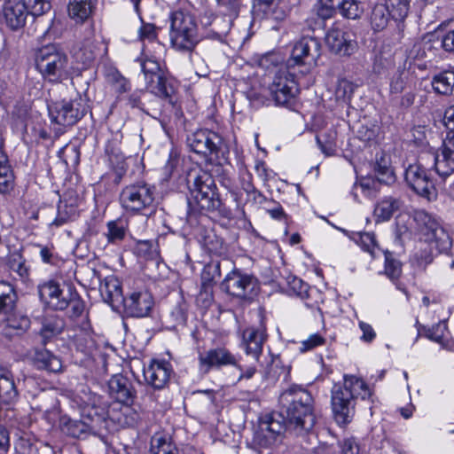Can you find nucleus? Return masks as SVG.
I'll return each mask as SVG.
<instances>
[{"mask_svg":"<svg viewBox=\"0 0 454 454\" xmlns=\"http://www.w3.org/2000/svg\"><path fill=\"white\" fill-rule=\"evenodd\" d=\"M314 400L306 389L292 386L279 395L281 414L286 428L298 435L309 432L316 422Z\"/></svg>","mask_w":454,"mask_h":454,"instance_id":"f257e3e1","label":"nucleus"},{"mask_svg":"<svg viewBox=\"0 0 454 454\" xmlns=\"http://www.w3.org/2000/svg\"><path fill=\"white\" fill-rule=\"evenodd\" d=\"M370 396L371 390L363 380L345 375L343 383L335 384L332 389L331 404L336 422L349 423L355 414L356 399L364 400Z\"/></svg>","mask_w":454,"mask_h":454,"instance_id":"f03ea898","label":"nucleus"},{"mask_svg":"<svg viewBox=\"0 0 454 454\" xmlns=\"http://www.w3.org/2000/svg\"><path fill=\"white\" fill-rule=\"evenodd\" d=\"M35 67L43 80L59 83L71 76L67 55L55 44L38 48L34 56Z\"/></svg>","mask_w":454,"mask_h":454,"instance_id":"7ed1b4c3","label":"nucleus"},{"mask_svg":"<svg viewBox=\"0 0 454 454\" xmlns=\"http://www.w3.org/2000/svg\"><path fill=\"white\" fill-rule=\"evenodd\" d=\"M51 7L45 0H4L2 5L0 20L7 29L19 32L24 28L29 14L40 16Z\"/></svg>","mask_w":454,"mask_h":454,"instance_id":"20e7f679","label":"nucleus"},{"mask_svg":"<svg viewBox=\"0 0 454 454\" xmlns=\"http://www.w3.org/2000/svg\"><path fill=\"white\" fill-rule=\"evenodd\" d=\"M119 200L121 207L133 214L146 215L154 208L153 188L144 181L126 185Z\"/></svg>","mask_w":454,"mask_h":454,"instance_id":"39448f33","label":"nucleus"},{"mask_svg":"<svg viewBox=\"0 0 454 454\" xmlns=\"http://www.w3.org/2000/svg\"><path fill=\"white\" fill-rule=\"evenodd\" d=\"M413 220L425 241L439 253H447L451 248L450 234L432 215L424 210H417Z\"/></svg>","mask_w":454,"mask_h":454,"instance_id":"423d86ee","label":"nucleus"},{"mask_svg":"<svg viewBox=\"0 0 454 454\" xmlns=\"http://www.w3.org/2000/svg\"><path fill=\"white\" fill-rule=\"evenodd\" d=\"M87 100L80 96L71 100L63 99L48 105L51 122L66 127L80 121L88 112Z\"/></svg>","mask_w":454,"mask_h":454,"instance_id":"0eeeda50","label":"nucleus"},{"mask_svg":"<svg viewBox=\"0 0 454 454\" xmlns=\"http://www.w3.org/2000/svg\"><path fill=\"white\" fill-rule=\"evenodd\" d=\"M199 176L195 173L192 175V180H198V183L191 189V199L200 210L213 211L218 209L221 200L216 192V186L212 176L205 170H198ZM189 200V204L192 201Z\"/></svg>","mask_w":454,"mask_h":454,"instance_id":"6e6552de","label":"nucleus"},{"mask_svg":"<svg viewBox=\"0 0 454 454\" xmlns=\"http://www.w3.org/2000/svg\"><path fill=\"white\" fill-rule=\"evenodd\" d=\"M269 91L277 105L291 107L295 103L299 87L294 74L281 67L275 73Z\"/></svg>","mask_w":454,"mask_h":454,"instance_id":"1a4fd4ad","label":"nucleus"},{"mask_svg":"<svg viewBox=\"0 0 454 454\" xmlns=\"http://www.w3.org/2000/svg\"><path fill=\"white\" fill-rule=\"evenodd\" d=\"M196 43V24L192 16L184 12L172 13V46L191 51Z\"/></svg>","mask_w":454,"mask_h":454,"instance_id":"9d476101","label":"nucleus"},{"mask_svg":"<svg viewBox=\"0 0 454 454\" xmlns=\"http://www.w3.org/2000/svg\"><path fill=\"white\" fill-rule=\"evenodd\" d=\"M221 288L231 296L246 300L256 295L259 285L252 275L233 269L221 283Z\"/></svg>","mask_w":454,"mask_h":454,"instance_id":"9b49d317","label":"nucleus"},{"mask_svg":"<svg viewBox=\"0 0 454 454\" xmlns=\"http://www.w3.org/2000/svg\"><path fill=\"white\" fill-rule=\"evenodd\" d=\"M405 181L409 186L421 197L428 200L437 196L433 180L429 177L426 168L419 164L410 165L405 170Z\"/></svg>","mask_w":454,"mask_h":454,"instance_id":"f8f14e48","label":"nucleus"},{"mask_svg":"<svg viewBox=\"0 0 454 454\" xmlns=\"http://www.w3.org/2000/svg\"><path fill=\"white\" fill-rule=\"evenodd\" d=\"M188 145L192 152L202 155L206 160H210L212 155L217 156L222 137L215 132L200 129L188 137Z\"/></svg>","mask_w":454,"mask_h":454,"instance_id":"ddd939ff","label":"nucleus"},{"mask_svg":"<svg viewBox=\"0 0 454 454\" xmlns=\"http://www.w3.org/2000/svg\"><path fill=\"white\" fill-rule=\"evenodd\" d=\"M434 168L445 181L454 170V129H450L443 140L442 147L434 154Z\"/></svg>","mask_w":454,"mask_h":454,"instance_id":"4468645a","label":"nucleus"},{"mask_svg":"<svg viewBox=\"0 0 454 454\" xmlns=\"http://www.w3.org/2000/svg\"><path fill=\"white\" fill-rule=\"evenodd\" d=\"M325 43L330 51L339 56H350L357 49L356 35L338 27L329 29L325 35Z\"/></svg>","mask_w":454,"mask_h":454,"instance_id":"2eb2a0df","label":"nucleus"},{"mask_svg":"<svg viewBox=\"0 0 454 454\" xmlns=\"http://www.w3.org/2000/svg\"><path fill=\"white\" fill-rule=\"evenodd\" d=\"M320 47L317 39L309 36L302 37L294 44L288 65H310L316 62L320 56Z\"/></svg>","mask_w":454,"mask_h":454,"instance_id":"dca6fc26","label":"nucleus"},{"mask_svg":"<svg viewBox=\"0 0 454 454\" xmlns=\"http://www.w3.org/2000/svg\"><path fill=\"white\" fill-rule=\"evenodd\" d=\"M108 394L121 404H132L136 396L132 383L122 374H115L109 380Z\"/></svg>","mask_w":454,"mask_h":454,"instance_id":"f3484780","label":"nucleus"},{"mask_svg":"<svg viewBox=\"0 0 454 454\" xmlns=\"http://www.w3.org/2000/svg\"><path fill=\"white\" fill-rule=\"evenodd\" d=\"M267 337L266 329L263 326L246 328L242 333L241 343L246 354L252 356L255 360H259Z\"/></svg>","mask_w":454,"mask_h":454,"instance_id":"a211bd4d","label":"nucleus"},{"mask_svg":"<svg viewBox=\"0 0 454 454\" xmlns=\"http://www.w3.org/2000/svg\"><path fill=\"white\" fill-rule=\"evenodd\" d=\"M200 371L207 373L211 367L220 368L227 365H236L235 356L226 348L218 347L200 356Z\"/></svg>","mask_w":454,"mask_h":454,"instance_id":"6ab92c4d","label":"nucleus"},{"mask_svg":"<svg viewBox=\"0 0 454 454\" xmlns=\"http://www.w3.org/2000/svg\"><path fill=\"white\" fill-rule=\"evenodd\" d=\"M42 301L57 310H63L69 305L67 295H64L59 285L54 280H49L38 286Z\"/></svg>","mask_w":454,"mask_h":454,"instance_id":"aec40b11","label":"nucleus"},{"mask_svg":"<svg viewBox=\"0 0 454 454\" xmlns=\"http://www.w3.org/2000/svg\"><path fill=\"white\" fill-rule=\"evenodd\" d=\"M140 61L141 71L144 74V79L148 82V88L155 94L167 98L168 97L166 79L155 71L158 69V64L151 59H138Z\"/></svg>","mask_w":454,"mask_h":454,"instance_id":"412c9836","label":"nucleus"},{"mask_svg":"<svg viewBox=\"0 0 454 454\" xmlns=\"http://www.w3.org/2000/svg\"><path fill=\"white\" fill-rule=\"evenodd\" d=\"M124 305L130 316L143 317L149 314L153 300L151 294L146 291L134 292L124 300Z\"/></svg>","mask_w":454,"mask_h":454,"instance_id":"4be33fe9","label":"nucleus"},{"mask_svg":"<svg viewBox=\"0 0 454 454\" xmlns=\"http://www.w3.org/2000/svg\"><path fill=\"white\" fill-rule=\"evenodd\" d=\"M144 377L148 384L156 389L168 386L170 378V368L164 361L153 360L147 369H144Z\"/></svg>","mask_w":454,"mask_h":454,"instance_id":"5701e85b","label":"nucleus"},{"mask_svg":"<svg viewBox=\"0 0 454 454\" xmlns=\"http://www.w3.org/2000/svg\"><path fill=\"white\" fill-rule=\"evenodd\" d=\"M403 202L393 196H386L377 201L373 209V218L376 223L388 222L401 209Z\"/></svg>","mask_w":454,"mask_h":454,"instance_id":"b1692460","label":"nucleus"},{"mask_svg":"<svg viewBox=\"0 0 454 454\" xmlns=\"http://www.w3.org/2000/svg\"><path fill=\"white\" fill-rule=\"evenodd\" d=\"M286 425L283 426L279 421L270 419L265 425L262 427L255 434V442L263 448H268L275 444L280 437Z\"/></svg>","mask_w":454,"mask_h":454,"instance_id":"393cba45","label":"nucleus"},{"mask_svg":"<svg viewBox=\"0 0 454 454\" xmlns=\"http://www.w3.org/2000/svg\"><path fill=\"white\" fill-rule=\"evenodd\" d=\"M18 398L13 374L9 365L0 367V402L5 404L13 403Z\"/></svg>","mask_w":454,"mask_h":454,"instance_id":"a878e982","label":"nucleus"},{"mask_svg":"<svg viewBox=\"0 0 454 454\" xmlns=\"http://www.w3.org/2000/svg\"><path fill=\"white\" fill-rule=\"evenodd\" d=\"M32 360L34 365L39 370L56 373L62 369L61 359L46 348L35 349Z\"/></svg>","mask_w":454,"mask_h":454,"instance_id":"bb28decb","label":"nucleus"},{"mask_svg":"<svg viewBox=\"0 0 454 454\" xmlns=\"http://www.w3.org/2000/svg\"><path fill=\"white\" fill-rule=\"evenodd\" d=\"M373 170L377 180L385 184H391L395 181V175L391 163V157L381 152L376 154Z\"/></svg>","mask_w":454,"mask_h":454,"instance_id":"cd10ccee","label":"nucleus"},{"mask_svg":"<svg viewBox=\"0 0 454 454\" xmlns=\"http://www.w3.org/2000/svg\"><path fill=\"white\" fill-rule=\"evenodd\" d=\"M95 6L92 0H69L68 15L75 23H83L91 17Z\"/></svg>","mask_w":454,"mask_h":454,"instance_id":"c85d7f7f","label":"nucleus"},{"mask_svg":"<svg viewBox=\"0 0 454 454\" xmlns=\"http://www.w3.org/2000/svg\"><path fill=\"white\" fill-rule=\"evenodd\" d=\"M413 84L411 72L403 67H399L390 78L389 90L391 94H400Z\"/></svg>","mask_w":454,"mask_h":454,"instance_id":"c756f323","label":"nucleus"},{"mask_svg":"<svg viewBox=\"0 0 454 454\" xmlns=\"http://www.w3.org/2000/svg\"><path fill=\"white\" fill-rule=\"evenodd\" d=\"M321 3H331L337 5L340 13L351 20H356L361 17L364 12V6L361 1H349V0H321Z\"/></svg>","mask_w":454,"mask_h":454,"instance_id":"7c9ffc66","label":"nucleus"},{"mask_svg":"<svg viewBox=\"0 0 454 454\" xmlns=\"http://www.w3.org/2000/svg\"><path fill=\"white\" fill-rule=\"evenodd\" d=\"M16 301L17 294L12 285L7 281H0V314L12 312Z\"/></svg>","mask_w":454,"mask_h":454,"instance_id":"2f4dec72","label":"nucleus"},{"mask_svg":"<svg viewBox=\"0 0 454 454\" xmlns=\"http://www.w3.org/2000/svg\"><path fill=\"white\" fill-rule=\"evenodd\" d=\"M432 87L435 93L450 95L454 90V72L442 71L435 74L432 79Z\"/></svg>","mask_w":454,"mask_h":454,"instance_id":"473e14b6","label":"nucleus"},{"mask_svg":"<svg viewBox=\"0 0 454 454\" xmlns=\"http://www.w3.org/2000/svg\"><path fill=\"white\" fill-rule=\"evenodd\" d=\"M14 173L8 157L0 153V193H6L14 187Z\"/></svg>","mask_w":454,"mask_h":454,"instance_id":"72a5a7b5","label":"nucleus"},{"mask_svg":"<svg viewBox=\"0 0 454 454\" xmlns=\"http://www.w3.org/2000/svg\"><path fill=\"white\" fill-rule=\"evenodd\" d=\"M198 170H203L200 167L195 165H192L191 163H188L186 165H184L182 168V173L181 174H178V176L176 177V189L180 192H185L186 191L189 192V193L191 192V189L192 188V186H194L197 183H198V180H192V174H198L199 176H200V174H199Z\"/></svg>","mask_w":454,"mask_h":454,"instance_id":"f704fd0d","label":"nucleus"},{"mask_svg":"<svg viewBox=\"0 0 454 454\" xmlns=\"http://www.w3.org/2000/svg\"><path fill=\"white\" fill-rule=\"evenodd\" d=\"M131 405L132 404H122L118 412L113 410L109 414L111 419L121 427H134L137 425L139 415Z\"/></svg>","mask_w":454,"mask_h":454,"instance_id":"c9c22d12","label":"nucleus"},{"mask_svg":"<svg viewBox=\"0 0 454 454\" xmlns=\"http://www.w3.org/2000/svg\"><path fill=\"white\" fill-rule=\"evenodd\" d=\"M65 327V320L57 316L51 315L43 318L41 328V335L44 340L59 334Z\"/></svg>","mask_w":454,"mask_h":454,"instance_id":"e433bc0d","label":"nucleus"},{"mask_svg":"<svg viewBox=\"0 0 454 454\" xmlns=\"http://www.w3.org/2000/svg\"><path fill=\"white\" fill-rule=\"evenodd\" d=\"M106 232L105 236L109 244H119L121 242L127 234L128 224L122 219H116L109 221L106 223Z\"/></svg>","mask_w":454,"mask_h":454,"instance_id":"4c0bfd02","label":"nucleus"},{"mask_svg":"<svg viewBox=\"0 0 454 454\" xmlns=\"http://www.w3.org/2000/svg\"><path fill=\"white\" fill-rule=\"evenodd\" d=\"M99 401L100 397L97 395L83 401L82 416H86L91 422L99 423L105 418V410L98 404Z\"/></svg>","mask_w":454,"mask_h":454,"instance_id":"58836bf2","label":"nucleus"},{"mask_svg":"<svg viewBox=\"0 0 454 454\" xmlns=\"http://www.w3.org/2000/svg\"><path fill=\"white\" fill-rule=\"evenodd\" d=\"M221 276V264L219 262H212L207 263L201 272V288L209 291L215 279Z\"/></svg>","mask_w":454,"mask_h":454,"instance_id":"ea45409f","label":"nucleus"},{"mask_svg":"<svg viewBox=\"0 0 454 454\" xmlns=\"http://www.w3.org/2000/svg\"><path fill=\"white\" fill-rule=\"evenodd\" d=\"M99 291L108 301H113L121 294V288L118 279L114 276L106 277L99 285Z\"/></svg>","mask_w":454,"mask_h":454,"instance_id":"a19ab883","label":"nucleus"},{"mask_svg":"<svg viewBox=\"0 0 454 454\" xmlns=\"http://www.w3.org/2000/svg\"><path fill=\"white\" fill-rule=\"evenodd\" d=\"M139 19L141 20V26L138 28L137 36H138V40L144 43L143 49H142L143 52H145L146 51V46H145L146 42L150 43H156L158 44V46L160 47V43L157 42V35H158V32H159L160 28L156 27L152 23L145 22L143 20L142 17Z\"/></svg>","mask_w":454,"mask_h":454,"instance_id":"79ce46f5","label":"nucleus"},{"mask_svg":"<svg viewBox=\"0 0 454 454\" xmlns=\"http://www.w3.org/2000/svg\"><path fill=\"white\" fill-rule=\"evenodd\" d=\"M391 17V13L386 4H378L372 9L371 23L376 31L384 29Z\"/></svg>","mask_w":454,"mask_h":454,"instance_id":"37998d69","label":"nucleus"},{"mask_svg":"<svg viewBox=\"0 0 454 454\" xmlns=\"http://www.w3.org/2000/svg\"><path fill=\"white\" fill-rule=\"evenodd\" d=\"M135 254L145 261H155L159 257L157 246L152 240H137L134 248Z\"/></svg>","mask_w":454,"mask_h":454,"instance_id":"c03bdc74","label":"nucleus"},{"mask_svg":"<svg viewBox=\"0 0 454 454\" xmlns=\"http://www.w3.org/2000/svg\"><path fill=\"white\" fill-rule=\"evenodd\" d=\"M411 0H385L391 17L395 20H403L409 12Z\"/></svg>","mask_w":454,"mask_h":454,"instance_id":"a18cd8bd","label":"nucleus"},{"mask_svg":"<svg viewBox=\"0 0 454 454\" xmlns=\"http://www.w3.org/2000/svg\"><path fill=\"white\" fill-rule=\"evenodd\" d=\"M336 133L335 131H329L328 133H321L317 136V144L320 147L322 153L326 156H332L336 151Z\"/></svg>","mask_w":454,"mask_h":454,"instance_id":"49530a36","label":"nucleus"},{"mask_svg":"<svg viewBox=\"0 0 454 454\" xmlns=\"http://www.w3.org/2000/svg\"><path fill=\"white\" fill-rule=\"evenodd\" d=\"M385 273L393 281L402 274V263L388 251L385 252Z\"/></svg>","mask_w":454,"mask_h":454,"instance_id":"de8ad7c7","label":"nucleus"},{"mask_svg":"<svg viewBox=\"0 0 454 454\" xmlns=\"http://www.w3.org/2000/svg\"><path fill=\"white\" fill-rule=\"evenodd\" d=\"M447 331V325L444 321L439 322L425 330V336L432 341L439 343L440 345L445 340L444 333Z\"/></svg>","mask_w":454,"mask_h":454,"instance_id":"09e8293b","label":"nucleus"},{"mask_svg":"<svg viewBox=\"0 0 454 454\" xmlns=\"http://www.w3.org/2000/svg\"><path fill=\"white\" fill-rule=\"evenodd\" d=\"M151 454H170V442L160 435L154 434L151 440Z\"/></svg>","mask_w":454,"mask_h":454,"instance_id":"8fccbe9b","label":"nucleus"},{"mask_svg":"<svg viewBox=\"0 0 454 454\" xmlns=\"http://www.w3.org/2000/svg\"><path fill=\"white\" fill-rule=\"evenodd\" d=\"M257 362H258V360H255V358H254L253 363L239 362L236 359V365H234V366L237 367L238 370L240 372V374L239 376V380H241L244 379L245 380L252 379L257 371V366H256Z\"/></svg>","mask_w":454,"mask_h":454,"instance_id":"3c124183","label":"nucleus"},{"mask_svg":"<svg viewBox=\"0 0 454 454\" xmlns=\"http://www.w3.org/2000/svg\"><path fill=\"white\" fill-rule=\"evenodd\" d=\"M325 343V339L319 333H314L301 342L299 349L301 353L312 350L313 348L322 346Z\"/></svg>","mask_w":454,"mask_h":454,"instance_id":"603ef678","label":"nucleus"},{"mask_svg":"<svg viewBox=\"0 0 454 454\" xmlns=\"http://www.w3.org/2000/svg\"><path fill=\"white\" fill-rule=\"evenodd\" d=\"M86 423L77 420L68 419L64 425V430L72 437L78 438L86 432Z\"/></svg>","mask_w":454,"mask_h":454,"instance_id":"864d4df0","label":"nucleus"},{"mask_svg":"<svg viewBox=\"0 0 454 454\" xmlns=\"http://www.w3.org/2000/svg\"><path fill=\"white\" fill-rule=\"evenodd\" d=\"M359 240L362 248L370 253L372 256L375 255V248L377 247L375 236L371 232L358 233Z\"/></svg>","mask_w":454,"mask_h":454,"instance_id":"5fc2aeb1","label":"nucleus"},{"mask_svg":"<svg viewBox=\"0 0 454 454\" xmlns=\"http://www.w3.org/2000/svg\"><path fill=\"white\" fill-rule=\"evenodd\" d=\"M202 242L205 247L213 253L222 247V241L216 239L213 229H206Z\"/></svg>","mask_w":454,"mask_h":454,"instance_id":"6e6d98bb","label":"nucleus"},{"mask_svg":"<svg viewBox=\"0 0 454 454\" xmlns=\"http://www.w3.org/2000/svg\"><path fill=\"white\" fill-rule=\"evenodd\" d=\"M378 131L379 128L376 125H372V127L362 125L357 130V137L364 142L372 143L375 141L378 136Z\"/></svg>","mask_w":454,"mask_h":454,"instance_id":"4d7b16f0","label":"nucleus"},{"mask_svg":"<svg viewBox=\"0 0 454 454\" xmlns=\"http://www.w3.org/2000/svg\"><path fill=\"white\" fill-rule=\"evenodd\" d=\"M74 211L75 209L73 207H67V205L62 207L59 205L58 209V215L53 221V224L56 226L64 224L71 217V215L74 214Z\"/></svg>","mask_w":454,"mask_h":454,"instance_id":"13d9d810","label":"nucleus"},{"mask_svg":"<svg viewBox=\"0 0 454 454\" xmlns=\"http://www.w3.org/2000/svg\"><path fill=\"white\" fill-rule=\"evenodd\" d=\"M338 454H358L359 447L354 439H346L336 445Z\"/></svg>","mask_w":454,"mask_h":454,"instance_id":"bf43d9fd","label":"nucleus"},{"mask_svg":"<svg viewBox=\"0 0 454 454\" xmlns=\"http://www.w3.org/2000/svg\"><path fill=\"white\" fill-rule=\"evenodd\" d=\"M247 98L254 107L264 106L269 100L261 91L251 89L247 92Z\"/></svg>","mask_w":454,"mask_h":454,"instance_id":"052dcab7","label":"nucleus"},{"mask_svg":"<svg viewBox=\"0 0 454 454\" xmlns=\"http://www.w3.org/2000/svg\"><path fill=\"white\" fill-rule=\"evenodd\" d=\"M76 294H72L71 292L67 295L69 304H71L72 308V315L74 317H80L84 310V304L82 301L75 298Z\"/></svg>","mask_w":454,"mask_h":454,"instance_id":"680f3d73","label":"nucleus"},{"mask_svg":"<svg viewBox=\"0 0 454 454\" xmlns=\"http://www.w3.org/2000/svg\"><path fill=\"white\" fill-rule=\"evenodd\" d=\"M359 328L362 331L363 334L361 336V340L364 342H372L375 337L376 333L373 330L372 326L367 323L363 321L359 322Z\"/></svg>","mask_w":454,"mask_h":454,"instance_id":"e2e57ef3","label":"nucleus"},{"mask_svg":"<svg viewBox=\"0 0 454 454\" xmlns=\"http://www.w3.org/2000/svg\"><path fill=\"white\" fill-rule=\"evenodd\" d=\"M10 446V432L4 426L0 424V452H8Z\"/></svg>","mask_w":454,"mask_h":454,"instance_id":"0e129e2a","label":"nucleus"},{"mask_svg":"<svg viewBox=\"0 0 454 454\" xmlns=\"http://www.w3.org/2000/svg\"><path fill=\"white\" fill-rule=\"evenodd\" d=\"M354 88L353 84L347 80H341L339 82L337 87V94L343 98H350L353 94Z\"/></svg>","mask_w":454,"mask_h":454,"instance_id":"69168bd1","label":"nucleus"},{"mask_svg":"<svg viewBox=\"0 0 454 454\" xmlns=\"http://www.w3.org/2000/svg\"><path fill=\"white\" fill-rule=\"evenodd\" d=\"M415 143L423 145L426 140L427 128L426 126H415L411 130Z\"/></svg>","mask_w":454,"mask_h":454,"instance_id":"338daca9","label":"nucleus"},{"mask_svg":"<svg viewBox=\"0 0 454 454\" xmlns=\"http://www.w3.org/2000/svg\"><path fill=\"white\" fill-rule=\"evenodd\" d=\"M442 48L449 52L454 51V30L445 34L442 39Z\"/></svg>","mask_w":454,"mask_h":454,"instance_id":"774afa93","label":"nucleus"}]
</instances>
